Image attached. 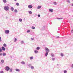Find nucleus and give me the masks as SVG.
Instances as JSON below:
<instances>
[{"label":"nucleus","instance_id":"nucleus-28","mask_svg":"<svg viewBox=\"0 0 73 73\" xmlns=\"http://www.w3.org/2000/svg\"><path fill=\"white\" fill-rule=\"evenodd\" d=\"M31 28L33 29H35V27H34V26H32Z\"/></svg>","mask_w":73,"mask_h":73},{"label":"nucleus","instance_id":"nucleus-11","mask_svg":"<svg viewBox=\"0 0 73 73\" xmlns=\"http://www.w3.org/2000/svg\"><path fill=\"white\" fill-rule=\"evenodd\" d=\"M29 13V14H32V12L31 11H28Z\"/></svg>","mask_w":73,"mask_h":73},{"label":"nucleus","instance_id":"nucleus-38","mask_svg":"<svg viewBox=\"0 0 73 73\" xmlns=\"http://www.w3.org/2000/svg\"><path fill=\"white\" fill-rule=\"evenodd\" d=\"M31 66H32V65H31V64H29L28 65V66H29V67Z\"/></svg>","mask_w":73,"mask_h":73},{"label":"nucleus","instance_id":"nucleus-50","mask_svg":"<svg viewBox=\"0 0 73 73\" xmlns=\"http://www.w3.org/2000/svg\"><path fill=\"white\" fill-rule=\"evenodd\" d=\"M72 12H73V10H72Z\"/></svg>","mask_w":73,"mask_h":73},{"label":"nucleus","instance_id":"nucleus-3","mask_svg":"<svg viewBox=\"0 0 73 73\" xmlns=\"http://www.w3.org/2000/svg\"><path fill=\"white\" fill-rule=\"evenodd\" d=\"M5 70H6V71H9V70H10V68H9V66H6L5 67Z\"/></svg>","mask_w":73,"mask_h":73},{"label":"nucleus","instance_id":"nucleus-31","mask_svg":"<svg viewBox=\"0 0 73 73\" xmlns=\"http://www.w3.org/2000/svg\"><path fill=\"white\" fill-rule=\"evenodd\" d=\"M21 43L23 44H24V41L22 40L21 42Z\"/></svg>","mask_w":73,"mask_h":73},{"label":"nucleus","instance_id":"nucleus-36","mask_svg":"<svg viewBox=\"0 0 73 73\" xmlns=\"http://www.w3.org/2000/svg\"><path fill=\"white\" fill-rule=\"evenodd\" d=\"M2 41V40H1V38L0 36V42H1Z\"/></svg>","mask_w":73,"mask_h":73},{"label":"nucleus","instance_id":"nucleus-14","mask_svg":"<svg viewBox=\"0 0 73 73\" xmlns=\"http://www.w3.org/2000/svg\"><path fill=\"white\" fill-rule=\"evenodd\" d=\"M1 62H2V63L3 64L4 62V60H1Z\"/></svg>","mask_w":73,"mask_h":73},{"label":"nucleus","instance_id":"nucleus-33","mask_svg":"<svg viewBox=\"0 0 73 73\" xmlns=\"http://www.w3.org/2000/svg\"><path fill=\"white\" fill-rule=\"evenodd\" d=\"M16 5H17V6H19V3H16Z\"/></svg>","mask_w":73,"mask_h":73},{"label":"nucleus","instance_id":"nucleus-37","mask_svg":"<svg viewBox=\"0 0 73 73\" xmlns=\"http://www.w3.org/2000/svg\"><path fill=\"white\" fill-rule=\"evenodd\" d=\"M52 60H53V61H54V60H55V58H52Z\"/></svg>","mask_w":73,"mask_h":73},{"label":"nucleus","instance_id":"nucleus-16","mask_svg":"<svg viewBox=\"0 0 73 73\" xmlns=\"http://www.w3.org/2000/svg\"><path fill=\"white\" fill-rule=\"evenodd\" d=\"M40 49V48L39 47H37L36 48V50H39Z\"/></svg>","mask_w":73,"mask_h":73},{"label":"nucleus","instance_id":"nucleus-13","mask_svg":"<svg viewBox=\"0 0 73 73\" xmlns=\"http://www.w3.org/2000/svg\"><path fill=\"white\" fill-rule=\"evenodd\" d=\"M19 21L20 22H22V21H23V19L21 18H20L19 19Z\"/></svg>","mask_w":73,"mask_h":73},{"label":"nucleus","instance_id":"nucleus-43","mask_svg":"<svg viewBox=\"0 0 73 73\" xmlns=\"http://www.w3.org/2000/svg\"><path fill=\"white\" fill-rule=\"evenodd\" d=\"M71 67L72 68H73V64H72L71 65Z\"/></svg>","mask_w":73,"mask_h":73},{"label":"nucleus","instance_id":"nucleus-7","mask_svg":"<svg viewBox=\"0 0 73 73\" xmlns=\"http://www.w3.org/2000/svg\"><path fill=\"white\" fill-rule=\"evenodd\" d=\"M48 11L49 12H53V9H48Z\"/></svg>","mask_w":73,"mask_h":73},{"label":"nucleus","instance_id":"nucleus-23","mask_svg":"<svg viewBox=\"0 0 73 73\" xmlns=\"http://www.w3.org/2000/svg\"><path fill=\"white\" fill-rule=\"evenodd\" d=\"M63 19V18H58L57 19H58V20H61V19Z\"/></svg>","mask_w":73,"mask_h":73},{"label":"nucleus","instance_id":"nucleus-15","mask_svg":"<svg viewBox=\"0 0 73 73\" xmlns=\"http://www.w3.org/2000/svg\"><path fill=\"white\" fill-rule=\"evenodd\" d=\"M15 70L17 72H20V70L16 68Z\"/></svg>","mask_w":73,"mask_h":73},{"label":"nucleus","instance_id":"nucleus-1","mask_svg":"<svg viewBox=\"0 0 73 73\" xmlns=\"http://www.w3.org/2000/svg\"><path fill=\"white\" fill-rule=\"evenodd\" d=\"M45 50L46 51V53L45 54V56L46 57L48 55V52H49V50L47 47L45 48Z\"/></svg>","mask_w":73,"mask_h":73},{"label":"nucleus","instance_id":"nucleus-39","mask_svg":"<svg viewBox=\"0 0 73 73\" xmlns=\"http://www.w3.org/2000/svg\"><path fill=\"white\" fill-rule=\"evenodd\" d=\"M45 26H44L43 27V29H45Z\"/></svg>","mask_w":73,"mask_h":73},{"label":"nucleus","instance_id":"nucleus-45","mask_svg":"<svg viewBox=\"0 0 73 73\" xmlns=\"http://www.w3.org/2000/svg\"><path fill=\"white\" fill-rule=\"evenodd\" d=\"M31 39L32 40H34V38H31Z\"/></svg>","mask_w":73,"mask_h":73},{"label":"nucleus","instance_id":"nucleus-42","mask_svg":"<svg viewBox=\"0 0 73 73\" xmlns=\"http://www.w3.org/2000/svg\"><path fill=\"white\" fill-rule=\"evenodd\" d=\"M71 33H73V29L71 31Z\"/></svg>","mask_w":73,"mask_h":73},{"label":"nucleus","instance_id":"nucleus-51","mask_svg":"<svg viewBox=\"0 0 73 73\" xmlns=\"http://www.w3.org/2000/svg\"><path fill=\"white\" fill-rule=\"evenodd\" d=\"M58 30H60V29H58Z\"/></svg>","mask_w":73,"mask_h":73},{"label":"nucleus","instance_id":"nucleus-49","mask_svg":"<svg viewBox=\"0 0 73 73\" xmlns=\"http://www.w3.org/2000/svg\"><path fill=\"white\" fill-rule=\"evenodd\" d=\"M58 66V64H57Z\"/></svg>","mask_w":73,"mask_h":73},{"label":"nucleus","instance_id":"nucleus-27","mask_svg":"<svg viewBox=\"0 0 73 73\" xmlns=\"http://www.w3.org/2000/svg\"><path fill=\"white\" fill-rule=\"evenodd\" d=\"M31 69H34V67L33 66H31Z\"/></svg>","mask_w":73,"mask_h":73},{"label":"nucleus","instance_id":"nucleus-26","mask_svg":"<svg viewBox=\"0 0 73 73\" xmlns=\"http://www.w3.org/2000/svg\"><path fill=\"white\" fill-rule=\"evenodd\" d=\"M51 56H52V57H54V54H51Z\"/></svg>","mask_w":73,"mask_h":73},{"label":"nucleus","instance_id":"nucleus-22","mask_svg":"<svg viewBox=\"0 0 73 73\" xmlns=\"http://www.w3.org/2000/svg\"><path fill=\"white\" fill-rule=\"evenodd\" d=\"M14 12L15 13H17V9H15L14 10Z\"/></svg>","mask_w":73,"mask_h":73},{"label":"nucleus","instance_id":"nucleus-19","mask_svg":"<svg viewBox=\"0 0 73 73\" xmlns=\"http://www.w3.org/2000/svg\"><path fill=\"white\" fill-rule=\"evenodd\" d=\"M3 46L4 47H6V46H7V44H6L4 43L3 44Z\"/></svg>","mask_w":73,"mask_h":73},{"label":"nucleus","instance_id":"nucleus-34","mask_svg":"<svg viewBox=\"0 0 73 73\" xmlns=\"http://www.w3.org/2000/svg\"><path fill=\"white\" fill-rule=\"evenodd\" d=\"M17 41V38H15L14 40V42H16Z\"/></svg>","mask_w":73,"mask_h":73},{"label":"nucleus","instance_id":"nucleus-47","mask_svg":"<svg viewBox=\"0 0 73 73\" xmlns=\"http://www.w3.org/2000/svg\"><path fill=\"white\" fill-rule=\"evenodd\" d=\"M72 5L73 7V3L72 4Z\"/></svg>","mask_w":73,"mask_h":73},{"label":"nucleus","instance_id":"nucleus-32","mask_svg":"<svg viewBox=\"0 0 73 73\" xmlns=\"http://www.w3.org/2000/svg\"><path fill=\"white\" fill-rule=\"evenodd\" d=\"M10 72H12V68H10Z\"/></svg>","mask_w":73,"mask_h":73},{"label":"nucleus","instance_id":"nucleus-40","mask_svg":"<svg viewBox=\"0 0 73 73\" xmlns=\"http://www.w3.org/2000/svg\"><path fill=\"white\" fill-rule=\"evenodd\" d=\"M0 73H4V72L3 71H0Z\"/></svg>","mask_w":73,"mask_h":73},{"label":"nucleus","instance_id":"nucleus-48","mask_svg":"<svg viewBox=\"0 0 73 73\" xmlns=\"http://www.w3.org/2000/svg\"><path fill=\"white\" fill-rule=\"evenodd\" d=\"M14 0V1H17V0Z\"/></svg>","mask_w":73,"mask_h":73},{"label":"nucleus","instance_id":"nucleus-24","mask_svg":"<svg viewBox=\"0 0 73 73\" xmlns=\"http://www.w3.org/2000/svg\"><path fill=\"white\" fill-rule=\"evenodd\" d=\"M60 56L61 57H62L64 56V54L62 53H61L60 54Z\"/></svg>","mask_w":73,"mask_h":73},{"label":"nucleus","instance_id":"nucleus-41","mask_svg":"<svg viewBox=\"0 0 73 73\" xmlns=\"http://www.w3.org/2000/svg\"><path fill=\"white\" fill-rule=\"evenodd\" d=\"M38 17H40V15L38 14Z\"/></svg>","mask_w":73,"mask_h":73},{"label":"nucleus","instance_id":"nucleus-5","mask_svg":"<svg viewBox=\"0 0 73 73\" xmlns=\"http://www.w3.org/2000/svg\"><path fill=\"white\" fill-rule=\"evenodd\" d=\"M28 7L29 9H31L33 8V6L32 5H29L28 6Z\"/></svg>","mask_w":73,"mask_h":73},{"label":"nucleus","instance_id":"nucleus-21","mask_svg":"<svg viewBox=\"0 0 73 73\" xmlns=\"http://www.w3.org/2000/svg\"><path fill=\"white\" fill-rule=\"evenodd\" d=\"M66 1L67 3H70V0H67Z\"/></svg>","mask_w":73,"mask_h":73},{"label":"nucleus","instance_id":"nucleus-12","mask_svg":"<svg viewBox=\"0 0 73 73\" xmlns=\"http://www.w3.org/2000/svg\"><path fill=\"white\" fill-rule=\"evenodd\" d=\"M21 64H23V65H24L25 64V63L23 61L21 62Z\"/></svg>","mask_w":73,"mask_h":73},{"label":"nucleus","instance_id":"nucleus-10","mask_svg":"<svg viewBox=\"0 0 73 73\" xmlns=\"http://www.w3.org/2000/svg\"><path fill=\"white\" fill-rule=\"evenodd\" d=\"M34 52L35 53H38V51L37 50H35L34 51Z\"/></svg>","mask_w":73,"mask_h":73},{"label":"nucleus","instance_id":"nucleus-9","mask_svg":"<svg viewBox=\"0 0 73 73\" xmlns=\"http://www.w3.org/2000/svg\"><path fill=\"white\" fill-rule=\"evenodd\" d=\"M10 9L11 11H13L14 10V8H13V7H11Z\"/></svg>","mask_w":73,"mask_h":73},{"label":"nucleus","instance_id":"nucleus-52","mask_svg":"<svg viewBox=\"0 0 73 73\" xmlns=\"http://www.w3.org/2000/svg\"><path fill=\"white\" fill-rule=\"evenodd\" d=\"M72 1H73V0H72Z\"/></svg>","mask_w":73,"mask_h":73},{"label":"nucleus","instance_id":"nucleus-25","mask_svg":"<svg viewBox=\"0 0 73 73\" xmlns=\"http://www.w3.org/2000/svg\"><path fill=\"white\" fill-rule=\"evenodd\" d=\"M53 4H54V5H57V3L56 2H53Z\"/></svg>","mask_w":73,"mask_h":73},{"label":"nucleus","instance_id":"nucleus-6","mask_svg":"<svg viewBox=\"0 0 73 73\" xmlns=\"http://www.w3.org/2000/svg\"><path fill=\"white\" fill-rule=\"evenodd\" d=\"M2 50H3V51H5V48L4 46H2L1 47Z\"/></svg>","mask_w":73,"mask_h":73},{"label":"nucleus","instance_id":"nucleus-30","mask_svg":"<svg viewBox=\"0 0 73 73\" xmlns=\"http://www.w3.org/2000/svg\"><path fill=\"white\" fill-rule=\"evenodd\" d=\"M31 31H30V30H28L27 31V33H29V32H30Z\"/></svg>","mask_w":73,"mask_h":73},{"label":"nucleus","instance_id":"nucleus-8","mask_svg":"<svg viewBox=\"0 0 73 73\" xmlns=\"http://www.w3.org/2000/svg\"><path fill=\"white\" fill-rule=\"evenodd\" d=\"M3 56H6V53L5 52H3L2 54Z\"/></svg>","mask_w":73,"mask_h":73},{"label":"nucleus","instance_id":"nucleus-35","mask_svg":"<svg viewBox=\"0 0 73 73\" xmlns=\"http://www.w3.org/2000/svg\"><path fill=\"white\" fill-rule=\"evenodd\" d=\"M1 52H2V49L0 48V53H1Z\"/></svg>","mask_w":73,"mask_h":73},{"label":"nucleus","instance_id":"nucleus-17","mask_svg":"<svg viewBox=\"0 0 73 73\" xmlns=\"http://www.w3.org/2000/svg\"><path fill=\"white\" fill-rule=\"evenodd\" d=\"M41 8V6H39L37 7V9H40Z\"/></svg>","mask_w":73,"mask_h":73},{"label":"nucleus","instance_id":"nucleus-29","mask_svg":"<svg viewBox=\"0 0 73 73\" xmlns=\"http://www.w3.org/2000/svg\"><path fill=\"white\" fill-rule=\"evenodd\" d=\"M64 73H67V71H66V70H64Z\"/></svg>","mask_w":73,"mask_h":73},{"label":"nucleus","instance_id":"nucleus-2","mask_svg":"<svg viewBox=\"0 0 73 73\" xmlns=\"http://www.w3.org/2000/svg\"><path fill=\"white\" fill-rule=\"evenodd\" d=\"M4 9L5 11H8L9 10V7L8 6H5L4 7Z\"/></svg>","mask_w":73,"mask_h":73},{"label":"nucleus","instance_id":"nucleus-20","mask_svg":"<svg viewBox=\"0 0 73 73\" xmlns=\"http://www.w3.org/2000/svg\"><path fill=\"white\" fill-rule=\"evenodd\" d=\"M3 1L4 3H7V1L6 0H3Z\"/></svg>","mask_w":73,"mask_h":73},{"label":"nucleus","instance_id":"nucleus-44","mask_svg":"<svg viewBox=\"0 0 73 73\" xmlns=\"http://www.w3.org/2000/svg\"><path fill=\"white\" fill-rule=\"evenodd\" d=\"M56 37V38H60V36H57Z\"/></svg>","mask_w":73,"mask_h":73},{"label":"nucleus","instance_id":"nucleus-4","mask_svg":"<svg viewBox=\"0 0 73 73\" xmlns=\"http://www.w3.org/2000/svg\"><path fill=\"white\" fill-rule=\"evenodd\" d=\"M5 34H9V30H5Z\"/></svg>","mask_w":73,"mask_h":73},{"label":"nucleus","instance_id":"nucleus-18","mask_svg":"<svg viewBox=\"0 0 73 73\" xmlns=\"http://www.w3.org/2000/svg\"><path fill=\"white\" fill-rule=\"evenodd\" d=\"M30 60H33V56L31 57L30 58Z\"/></svg>","mask_w":73,"mask_h":73},{"label":"nucleus","instance_id":"nucleus-46","mask_svg":"<svg viewBox=\"0 0 73 73\" xmlns=\"http://www.w3.org/2000/svg\"><path fill=\"white\" fill-rule=\"evenodd\" d=\"M0 56H2V53H0Z\"/></svg>","mask_w":73,"mask_h":73}]
</instances>
